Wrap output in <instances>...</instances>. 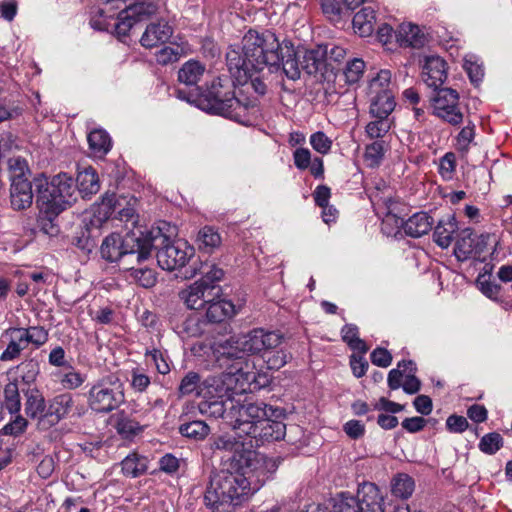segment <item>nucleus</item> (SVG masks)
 I'll list each match as a JSON object with an SVG mask.
<instances>
[{
	"label": "nucleus",
	"mask_w": 512,
	"mask_h": 512,
	"mask_svg": "<svg viewBox=\"0 0 512 512\" xmlns=\"http://www.w3.org/2000/svg\"><path fill=\"white\" fill-rule=\"evenodd\" d=\"M255 331H261L265 335L276 336L278 339L277 344L275 346L265 348L259 352H240V355L245 356L244 354H249V355L261 354L268 369L278 370V369L282 368L288 362L289 354L282 349L273 351L281 344L282 336L276 332L265 331L263 329H254V330L250 331L249 333H253Z\"/></svg>",
	"instance_id": "19"
},
{
	"label": "nucleus",
	"mask_w": 512,
	"mask_h": 512,
	"mask_svg": "<svg viewBox=\"0 0 512 512\" xmlns=\"http://www.w3.org/2000/svg\"><path fill=\"white\" fill-rule=\"evenodd\" d=\"M181 56L180 49L178 47L173 48L170 46H165L156 52V61L158 64L167 65L179 60Z\"/></svg>",
	"instance_id": "54"
},
{
	"label": "nucleus",
	"mask_w": 512,
	"mask_h": 512,
	"mask_svg": "<svg viewBox=\"0 0 512 512\" xmlns=\"http://www.w3.org/2000/svg\"><path fill=\"white\" fill-rule=\"evenodd\" d=\"M371 362L378 366V367H388L390 366L392 362V355L391 353L385 349V348H376L372 351L371 355Z\"/></svg>",
	"instance_id": "57"
},
{
	"label": "nucleus",
	"mask_w": 512,
	"mask_h": 512,
	"mask_svg": "<svg viewBox=\"0 0 512 512\" xmlns=\"http://www.w3.org/2000/svg\"><path fill=\"white\" fill-rule=\"evenodd\" d=\"M295 166L300 170H305L311 163V153L307 148H297L293 153Z\"/></svg>",
	"instance_id": "64"
},
{
	"label": "nucleus",
	"mask_w": 512,
	"mask_h": 512,
	"mask_svg": "<svg viewBox=\"0 0 512 512\" xmlns=\"http://www.w3.org/2000/svg\"><path fill=\"white\" fill-rule=\"evenodd\" d=\"M148 460L146 457L140 456L133 452L126 456L121 462L123 473L132 478H136L147 471Z\"/></svg>",
	"instance_id": "32"
},
{
	"label": "nucleus",
	"mask_w": 512,
	"mask_h": 512,
	"mask_svg": "<svg viewBox=\"0 0 512 512\" xmlns=\"http://www.w3.org/2000/svg\"><path fill=\"white\" fill-rule=\"evenodd\" d=\"M37 205L41 213L58 216L76 201V183L67 173L54 175L49 181L45 176L36 177Z\"/></svg>",
	"instance_id": "6"
},
{
	"label": "nucleus",
	"mask_w": 512,
	"mask_h": 512,
	"mask_svg": "<svg viewBox=\"0 0 512 512\" xmlns=\"http://www.w3.org/2000/svg\"><path fill=\"white\" fill-rule=\"evenodd\" d=\"M206 322L202 319L200 314L193 313L189 315L181 325V332L185 333L188 337H198L205 331Z\"/></svg>",
	"instance_id": "42"
},
{
	"label": "nucleus",
	"mask_w": 512,
	"mask_h": 512,
	"mask_svg": "<svg viewBox=\"0 0 512 512\" xmlns=\"http://www.w3.org/2000/svg\"><path fill=\"white\" fill-rule=\"evenodd\" d=\"M400 368H403L404 371H409V372H415L416 371V366H415V363L411 360L409 361H401L398 363L397 365V368L395 369H392L389 373H388V378H387V382H388V386L391 390H397L399 389L400 387H402L403 383H402V378H403V372L400 370Z\"/></svg>",
	"instance_id": "41"
},
{
	"label": "nucleus",
	"mask_w": 512,
	"mask_h": 512,
	"mask_svg": "<svg viewBox=\"0 0 512 512\" xmlns=\"http://www.w3.org/2000/svg\"><path fill=\"white\" fill-rule=\"evenodd\" d=\"M153 237H146V232L132 231L124 236L111 233L102 241L100 253L108 262H119L121 267L141 264L151 256Z\"/></svg>",
	"instance_id": "4"
},
{
	"label": "nucleus",
	"mask_w": 512,
	"mask_h": 512,
	"mask_svg": "<svg viewBox=\"0 0 512 512\" xmlns=\"http://www.w3.org/2000/svg\"><path fill=\"white\" fill-rule=\"evenodd\" d=\"M415 489V482L408 474H398L392 481L391 491L395 497L407 499Z\"/></svg>",
	"instance_id": "37"
},
{
	"label": "nucleus",
	"mask_w": 512,
	"mask_h": 512,
	"mask_svg": "<svg viewBox=\"0 0 512 512\" xmlns=\"http://www.w3.org/2000/svg\"><path fill=\"white\" fill-rule=\"evenodd\" d=\"M41 216L38 220V223H39V226L41 228V230L45 233V234H48L50 236H54L58 233V227L57 225L54 223V219L57 217V216H52L48 213H41Z\"/></svg>",
	"instance_id": "63"
},
{
	"label": "nucleus",
	"mask_w": 512,
	"mask_h": 512,
	"mask_svg": "<svg viewBox=\"0 0 512 512\" xmlns=\"http://www.w3.org/2000/svg\"><path fill=\"white\" fill-rule=\"evenodd\" d=\"M90 149L96 154H106L111 148V139L102 129L91 131L87 137Z\"/></svg>",
	"instance_id": "39"
},
{
	"label": "nucleus",
	"mask_w": 512,
	"mask_h": 512,
	"mask_svg": "<svg viewBox=\"0 0 512 512\" xmlns=\"http://www.w3.org/2000/svg\"><path fill=\"white\" fill-rule=\"evenodd\" d=\"M172 33V27L165 21L151 23L146 27L140 43L145 48H153L167 42Z\"/></svg>",
	"instance_id": "20"
},
{
	"label": "nucleus",
	"mask_w": 512,
	"mask_h": 512,
	"mask_svg": "<svg viewBox=\"0 0 512 512\" xmlns=\"http://www.w3.org/2000/svg\"><path fill=\"white\" fill-rule=\"evenodd\" d=\"M280 62L282 65V71L288 79L295 81L300 78V68L292 49L288 48L285 56L283 54L280 55Z\"/></svg>",
	"instance_id": "43"
},
{
	"label": "nucleus",
	"mask_w": 512,
	"mask_h": 512,
	"mask_svg": "<svg viewBox=\"0 0 512 512\" xmlns=\"http://www.w3.org/2000/svg\"><path fill=\"white\" fill-rule=\"evenodd\" d=\"M115 429L122 438L130 439L142 432L143 427L124 412H119L116 414Z\"/></svg>",
	"instance_id": "35"
},
{
	"label": "nucleus",
	"mask_w": 512,
	"mask_h": 512,
	"mask_svg": "<svg viewBox=\"0 0 512 512\" xmlns=\"http://www.w3.org/2000/svg\"><path fill=\"white\" fill-rule=\"evenodd\" d=\"M26 347L27 346L25 345L21 336L19 334H14L13 338L7 345V348L1 354L0 359L2 361H12L18 358L21 354V351H23Z\"/></svg>",
	"instance_id": "49"
},
{
	"label": "nucleus",
	"mask_w": 512,
	"mask_h": 512,
	"mask_svg": "<svg viewBox=\"0 0 512 512\" xmlns=\"http://www.w3.org/2000/svg\"><path fill=\"white\" fill-rule=\"evenodd\" d=\"M277 340L274 335L255 331L214 343L213 354L224 372L207 377L201 382L198 391V396L206 399L213 415L223 417L234 403L235 395L259 387L254 363L247 356L240 355V352H259L275 346Z\"/></svg>",
	"instance_id": "1"
},
{
	"label": "nucleus",
	"mask_w": 512,
	"mask_h": 512,
	"mask_svg": "<svg viewBox=\"0 0 512 512\" xmlns=\"http://www.w3.org/2000/svg\"><path fill=\"white\" fill-rule=\"evenodd\" d=\"M469 426L467 419L459 415H451L446 420V427L452 433H462Z\"/></svg>",
	"instance_id": "60"
},
{
	"label": "nucleus",
	"mask_w": 512,
	"mask_h": 512,
	"mask_svg": "<svg viewBox=\"0 0 512 512\" xmlns=\"http://www.w3.org/2000/svg\"><path fill=\"white\" fill-rule=\"evenodd\" d=\"M150 377L140 369H133L131 372V387L136 392H144L150 385Z\"/></svg>",
	"instance_id": "55"
},
{
	"label": "nucleus",
	"mask_w": 512,
	"mask_h": 512,
	"mask_svg": "<svg viewBox=\"0 0 512 512\" xmlns=\"http://www.w3.org/2000/svg\"><path fill=\"white\" fill-rule=\"evenodd\" d=\"M383 496L373 483L362 484L357 491L358 512H384Z\"/></svg>",
	"instance_id": "17"
},
{
	"label": "nucleus",
	"mask_w": 512,
	"mask_h": 512,
	"mask_svg": "<svg viewBox=\"0 0 512 512\" xmlns=\"http://www.w3.org/2000/svg\"><path fill=\"white\" fill-rule=\"evenodd\" d=\"M384 156V142L374 141L367 145L365 150V160L370 167H375L380 164Z\"/></svg>",
	"instance_id": "50"
},
{
	"label": "nucleus",
	"mask_w": 512,
	"mask_h": 512,
	"mask_svg": "<svg viewBox=\"0 0 512 512\" xmlns=\"http://www.w3.org/2000/svg\"><path fill=\"white\" fill-rule=\"evenodd\" d=\"M391 80V72L389 70H381L375 78L371 80V92H381L383 89H388Z\"/></svg>",
	"instance_id": "58"
},
{
	"label": "nucleus",
	"mask_w": 512,
	"mask_h": 512,
	"mask_svg": "<svg viewBox=\"0 0 512 512\" xmlns=\"http://www.w3.org/2000/svg\"><path fill=\"white\" fill-rule=\"evenodd\" d=\"M45 410V401L38 391H31L25 403V412L31 418L41 417Z\"/></svg>",
	"instance_id": "45"
},
{
	"label": "nucleus",
	"mask_w": 512,
	"mask_h": 512,
	"mask_svg": "<svg viewBox=\"0 0 512 512\" xmlns=\"http://www.w3.org/2000/svg\"><path fill=\"white\" fill-rule=\"evenodd\" d=\"M357 507V496H343L334 503L331 512H358Z\"/></svg>",
	"instance_id": "56"
},
{
	"label": "nucleus",
	"mask_w": 512,
	"mask_h": 512,
	"mask_svg": "<svg viewBox=\"0 0 512 512\" xmlns=\"http://www.w3.org/2000/svg\"><path fill=\"white\" fill-rule=\"evenodd\" d=\"M27 426V420L20 415H17L15 419L6 424L2 431L5 435H18L21 434Z\"/></svg>",
	"instance_id": "62"
},
{
	"label": "nucleus",
	"mask_w": 512,
	"mask_h": 512,
	"mask_svg": "<svg viewBox=\"0 0 512 512\" xmlns=\"http://www.w3.org/2000/svg\"><path fill=\"white\" fill-rule=\"evenodd\" d=\"M123 384L120 379L109 374L99 379L89 390L88 403L99 413H108L124 402Z\"/></svg>",
	"instance_id": "8"
},
{
	"label": "nucleus",
	"mask_w": 512,
	"mask_h": 512,
	"mask_svg": "<svg viewBox=\"0 0 512 512\" xmlns=\"http://www.w3.org/2000/svg\"><path fill=\"white\" fill-rule=\"evenodd\" d=\"M10 200L11 206L14 210H24L32 205V184L22 175H16L12 179Z\"/></svg>",
	"instance_id": "16"
},
{
	"label": "nucleus",
	"mask_w": 512,
	"mask_h": 512,
	"mask_svg": "<svg viewBox=\"0 0 512 512\" xmlns=\"http://www.w3.org/2000/svg\"><path fill=\"white\" fill-rule=\"evenodd\" d=\"M83 382V376L74 370L64 373L60 379V383L66 389H76L81 386Z\"/></svg>",
	"instance_id": "59"
},
{
	"label": "nucleus",
	"mask_w": 512,
	"mask_h": 512,
	"mask_svg": "<svg viewBox=\"0 0 512 512\" xmlns=\"http://www.w3.org/2000/svg\"><path fill=\"white\" fill-rule=\"evenodd\" d=\"M198 273L202 275L200 279H205L208 283L215 285L216 282L220 281L224 276V271L214 264L200 263L199 267H197L196 263H194L189 274L186 272L184 277L192 278Z\"/></svg>",
	"instance_id": "34"
},
{
	"label": "nucleus",
	"mask_w": 512,
	"mask_h": 512,
	"mask_svg": "<svg viewBox=\"0 0 512 512\" xmlns=\"http://www.w3.org/2000/svg\"><path fill=\"white\" fill-rule=\"evenodd\" d=\"M5 407L11 413L20 411L21 401L19 388L16 382H9L4 388Z\"/></svg>",
	"instance_id": "44"
},
{
	"label": "nucleus",
	"mask_w": 512,
	"mask_h": 512,
	"mask_svg": "<svg viewBox=\"0 0 512 512\" xmlns=\"http://www.w3.org/2000/svg\"><path fill=\"white\" fill-rule=\"evenodd\" d=\"M196 243L200 251L213 253L222 245V237L215 227L207 225L198 231Z\"/></svg>",
	"instance_id": "26"
},
{
	"label": "nucleus",
	"mask_w": 512,
	"mask_h": 512,
	"mask_svg": "<svg viewBox=\"0 0 512 512\" xmlns=\"http://www.w3.org/2000/svg\"><path fill=\"white\" fill-rule=\"evenodd\" d=\"M146 237H153L152 249H157L158 265L167 271L184 268L195 255V249L187 242L170 241L160 229L146 232Z\"/></svg>",
	"instance_id": "7"
},
{
	"label": "nucleus",
	"mask_w": 512,
	"mask_h": 512,
	"mask_svg": "<svg viewBox=\"0 0 512 512\" xmlns=\"http://www.w3.org/2000/svg\"><path fill=\"white\" fill-rule=\"evenodd\" d=\"M503 446V438L498 432L484 435L479 442V449L489 455L495 454Z\"/></svg>",
	"instance_id": "46"
},
{
	"label": "nucleus",
	"mask_w": 512,
	"mask_h": 512,
	"mask_svg": "<svg viewBox=\"0 0 512 512\" xmlns=\"http://www.w3.org/2000/svg\"><path fill=\"white\" fill-rule=\"evenodd\" d=\"M72 406L73 398L70 394L58 395L50 402L47 416L53 417L54 422H59L68 415Z\"/></svg>",
	"instance_id": "31"
},
{
	"label": "nucleus",
	"mask_w": 512,
	"mask_h": 512,
	"mask_svg": "<svg viewBox=\"0 0 512 512\" xmlns=\"http://www.w3.org/2000/svg\"><path fill=\"white\" fill-rule=\"evenodd\" d=\"M99 188V178L95 170L88 168L78 173L76 191L83 194V197L96 194Z\"/></svg>",
	"instance_id": "28"
},
{
	"label": "nucleus",
	"mask_w": 512,
	"mask_h": 512,
	"mask_svg": "<svg viewBox=\"0 0 512 512\" xmlns=\"http://www.w3.org/2000/svg\"><path fill=\"white\" fill-rule=\"evenodd\" d=\"M310 144L315 151L323 155L329 153L332 147L331 139L322 131L311 135Z\"/></svg>",
	"instance_id": "52"
},
{
	"label": "nucleus",
	"mask_w": 512,
	"mask_h": 512,
	"mask_svg": "<svg viewBox=\"0 0 512 512\" xmlns=\"http://www.w3.org/2000/svg\"><path fill=\"white\" fill-rule=\"evenodd\" d=\"M200 384V376L195 372H189L181 380L179 392L182 395L191 394L194 391L198 393Z\"/></svg>",
	"instance_id": "53"
},
{
	"label": "nucleus",
	"mask_w": 512,
	"mask_h": 512,
	"mask_svg": "<svg viewBox=\"0 0 512 512\" xmlns=\"http://www.w3.org/2000/svg\"><path fill=\"white\" fill-rule=\"evenodd\" d=\"M268 412L274 414L275 411L263 402L240 404L234 401L222 418L237 431V436L241 437L242 434L248 436L247 427L260 424V421L268 416Z\"/></svg>",
	"instance_id": "10"
},
{
	"label": "nucleus",
	"mask_w": 512,
	"mask_h": 512,
	"mask_svg": "<svg viewBox=\"0 0 512 512\" xmlns=\"http://www.w3.org/2000/svg\"><path fill=\"white\" fill-rule=\"evenodd\" d=\"M274 414L268 412V416H265L260 424L254 426H248V436L254 439L262 441H278L285 439L286 436V425L281 421L271 419Z\"/></svg>",
	"instance_id": "15"
},
{
	"label": "nucleus",
	"mask_w": 512,
	"mask_h": 512,
	"mask_svg": "<svg viewBox=\"0 0 512 512\" xmlns=\"http://www.w3.org/2000/svg\"><path fill=\"white\" fill-rule=\"evenodd\" d=\"M136 263L130 264L124 270L129 271V277L144 288H151L156 284L157 277L153 269L147 267H135Z\"/></svg>",
	"instance_id": "36"
},
{
	"label": "nucleus",
	"mask_w": 512,
	"mask_h": 512,
	"mask_svg": "<svg viewBox=\"0 0 512 512\" xmlns=\"http://www.w3.org/2000/svg\"><path fill=\"white\" fill-rule=\"evenodd\" d=\"M325 54L326 49H322L321 47L306 51L303 56L302 68L310 75L322 72L327 64Z\"/></svg>",
	"instance_id": "30"
},
{
	"label": "nucleus",
	"mask_w": 512,
	"mask_h": 512,
	"mask_svg": "<svg viewBox=\"0 0 512 512\" xmlns=\"http://www.w3.org/2000/svg\"><path fill=\"white\" fill-rule=\"evenodd\" d=\"M280 43L274 33L249 30L242 47L231 46L226 53L228 70L238 84L247 83L252 74L265 69L277 71L280 65Z\"/></svg>",
	"instance_id": "2"
},
{
	"label": "nucleus",
	"mask_w": 512,
	"mask_h": 512,
	"mask_svg": "<svg viewBox=\"0 0 512 512\" xmlns=\"http://www.w3.org/2000/svg\"><path fill=\"white\" fill-rule=\"evenodd\" d=\"M447 78L446 62L439 56H430L425 60L422 71L424 83L434 89L439 90Z\"/></svg>",
	"instance_id": "18"
},
{
	"label": "nucleus",
	"mask_w": 512,
	"mask_h": 512,
	"mask_svg": "<svg viewBox=\"0 0 512 512\" xmlns=\"http://www.w3.org/2000/svg\"><path fill=\"white\" fill-rule=\"evenodd\" d=\"M375 12L371 7H364L353 17V28L361 37L370 36L374 31Z\"/></svg>",
	"instance_id": "27"
},
{
	"label": "nucleus",
	"mask_w": 512,
	"mask_h": 512,
	"mask_svg": "<svg viewBox=\"0 0 512 512\" xmlns=\"http://www.w3.org/2000/svg\"><path fill=\"white\" fill-rule=\"evenodd\" d=\"M179 432L184 437L193 440H203L210 433V428L204 421L195 420L181 424Z\"/></svg>",
	"instance_id": "38"
},
{
	"label": "nucleus",
	"mask_w": 512,
	"mask_h": 512,
	"mask_svg": "<svg viewBox=\"0 0 512 512\" xmlns=\"http://www.w3.org/2000/svg\"><path fill=\"white\" fill-rule=\"evenodd\" d=\"M433 114L442 121L458 126L462 124L464 114L459 104V94L452 88H441L431 99Z\"/></svg>",
	"instance_id": "11"
},
{
	"label": "nucleus",
	"mask_w": 512,
	"mask_h": 512,
	"mask_svg": "<svg viewBox=\"0 0 512 512\" xmlns=\"http://www.w3.org/2000/svg\"><path fill=\"white\" fill-rule=\"evenodd\" d=\"M158 11V5L152 0L137 1L118 15L116 32L120 36H126L131 28L138 22L149 20Z\"/></svg>",
	"instance_id": "12"
},
{
	"label": "nucleus",
	"mask_w": 512,
	"mask_h": 512,
	"mask_svg": "<svg viewBox=\"0 0 512 512\" xmlns=\"http://www.w3.org/2000/svg\"><path fill=\"white\" fill-rule=\"evenodd\" d=\"M10 331L12 334H19L26 346L32 343L38 348L48 340V332L42 327L13 328Z\"/></svg>",
	"instance_id": "33"
},
{
	"label": "nucleus",
	"mask_w": 512,
	"mask_h": 512,
	"mask_svg": "<svg viewBox=\"0 0 512 512\" xmlns=\"http://www.w3.org/2000/svg\"><path fill=\"white\" fill-rule=\"evenodd\" d=\"M456 168V158L453 153H446L440 159L439 171L443 177L450 178Z\"/></svg>",
	"instance_id": "61"
},
{
	"label": "nucleus",
	"mask_w": 512,
	"mask_h": 512,
	"mask_svg": "<svg viewBox=\"0 0 512 512\" xmlns=\"http://www.w3.org/2000/svg\"><path fill=\"white\" fill-rule=\"evenodd\" d=\"M206 321L209 323H220L226 318L232 317L235 314V307L232 302L226 300H212L207 303Z\"/></svg>",
	"instance_id": "25"
},
{
	"label": "nucleus",
	"mask_w": 512,
	"mask_h": 512,
	"mask_svg": "<svg viewBox=\"0 0 512 512\" xmlns=\"http://www.w3.org/2000/svg\"><path fill=\"white\" fill-rule=\"evenodd\" d=\"M220 287L199 279L179 293L180 299L189 309L198 310L212 300L220 298Z\"/></svg>",
	"instance_id": "13"
},
{
	"label": "nucleus",
	"mask_w": 512,
	"mask_h": 512,
	"mask_svg": "<svg viewBox=\"0 0 512 512\" xmlns=\"http://www.w3.org/2000/svg\"><path fill=\"white\" fill-rule=\"evenodd\" d=\"M395 37L401 47L421 48L426 44L425 35L418 26L411 23L399 25Z\"/></svg>",
	"instance_id": "22"
},
{
	"label": "nucleus",
	"mask_w": 512,
	"mask_h": 512,
	"mask_svg": "<svg viewBox=\"0 0 512 512\" xmlns=\"http://www.w3.org/2000/svg\"><path fill=\"white\" fill-rule=\"evenodd\" d=\"M204 71L205 66L200 62L194 60L187 61L178 71V80L187 86H196Z\"/></svg>",
	"instance_id": "29"
},
{
	"label": "nucleus",
	"mask_w": 512,
	"mask_h": 512,
	"mask_svg": "<svg viewBox=\"0 0 512 512\" xmlns=\"http://www.w3.org/2000/svg\"><path fill=\"white\" fill-rule=\"evenodd\" d=\"M374 94L370 106V112L375 118L387 119L389 114L395 108L394 95L389 89H383L381 92H371Z\"/></svg>",
	"instance_id": "24"
},
{
	"label": "nucleus",
	"mask_w": 512,
	"mask_h": 512,
	"mask_svg": "<svg viewBox=\"0 0 512 512\" xmlns=\"http://www.w3.org/2000/svg\"><path fill=\"white\" fill-rule=\"evenodd\" d=\"M389 130L390 123L384 118H377V120L369 122L366 126V133L371 139L382 138Z\"/></svg>",
	"instance_id": "51"
},
{
	"label": "nucleus",
	"mask_w": 512,
	"mask_h": 512,
	"mask_svg": "<svg viewBox=\"0 0 512 512\" xmlns=\"http://www.w3.org/2000/svg\"><path fill=\"white\" fill-rule=\"evenodd\" d=\"M259 464L252 468L235 471H221L211 477L204 494L205 505L212 512H232V508L241 505L257 489L252 487L250 473L258 469Z\"/></svg>",
	"instance_id": "3"
},
{
	"label": "nucleus",
	"mask_w": 512,
	"mask_h": 512,
	"mask_svg": "<svg viewBox=\"0 0 512 512\" xmlns=\"http://www.w3.org/2000/svg\"><path fill=\"white\" fill-rule=\"evenodd\" d=\"M488 235H477L471 228L460 230L456 236L454 254L460 261H466L472 256L481 254L486 245Z\"/></svg>",
	"instance_id": "14"
},
{
	"label": "nucleus",
	"mask_w": 512,
	"mask_h": 512,
	"mask_svg": "<svg viewBox=\"0 0 512 512\" xmlns=\"http://www.w3.org/2000/svg\"><path fill=\"white\" fill-rule=\"evenodd\" d=\"M341 334L343 341L346 342L351 349L357 350L361 354H365L368 351L367 345L358 336L359 331L356 325L346 324L342 328Z\"/></svg>",
	"instance_id": "40"
},
{
	"label": "nucleus",
	"mask_w": 512,
	"mask_h": 512,
	"mask_svg": "<svg viewBox=\"0 0 512 512\" xmlns=\"http://www.w3.org/2000/svg\"><path fill=\"white\" fill-rule=\"evenodd\" d=\"M365 63L362 59L355 58L348 62L345 70L342 73L344 80L348 84L357 83L363 75Z\"/></svg>",
	"instance_id": "47"
},
{
	"label": "nucleus",
	"mask_w": 512,
	"mask_h": 512,
	"mask_svg": "<svg viewBox=\"0 0 512 512\" xmlns=\"http://www.w3.org/2000/svg\"><path fill=\"white\" fill-rule=\"evenodd\" d=\"M458 231V224L455 216L449 215L445 219L439 220L434 228V241L441 248H448L452 241L453 235Z\"/></svg>",
	"instance_id": "23"
},
{
	"label": "nucleus",
	"mask_w": 512,
	"mask_h": 512,
	"mask_svg": "<svg viewBox=\"0 0 512 512\" xmlns=\"http://www.w3.org/2000/svg\"><path fill=\"white\" fill-rule=\"evenodd\" d=\"M202 103L208 111L243 122L249 108H254L251 101H242L235 94V83L228 76H218L212 80L202 94Z\"/></svg>",
	"instance_id": "5"
},
{
	"label": "nucleus",
	"mask_w": 512,
	"mask_h": 512,
	"mask_svg": "<svg viewBox=\"0 0 512 512\" xmlns=\"http://www.w3.org/2000/svg\"><path fill=\"white\" fill-rule=\"evenodd\" d=\"M476 284L479 290L489 299L498 301L501 291V286L490 280L486 275H479Z\"/></svg>",
	"instance_id": "48"
},
{
	"label": "nucleus",
	"mask_w": 512,
	"mask_h": 512,
	"mask_svg": "<svg viewBox=\"0 0 512 512\" xmlns=\"http://www.w3.org/2000/svg\"><path fill=\"white\" fill-rule=\"evenodd\" d=\"M434 225V219L426 212H418L409 217L402 225L406 235L419 238L429 233Z\"/></svg>",
	"instance_id": "21"
},
{
	"label": "nucleus",
	"mask_w": 512,
	"mask_h": 512,
	"mask_svg": "<svg viewBox=\"0 0 512 512\" xmlns=\"http://www.w3.org/2000/svg\"><path fill=\"white\" fill-rule=\"evenodd\" d=\"M210 448L214 452L224 451L232 453L231 468L248 469L252 468L254 464L263 463L268 465L273 463L272 459H267L253 450L244 449V443L236 436L230 434L213 436L210 439Z\"/></svg>",
	"instance_id": "9"
}]
</instances>
